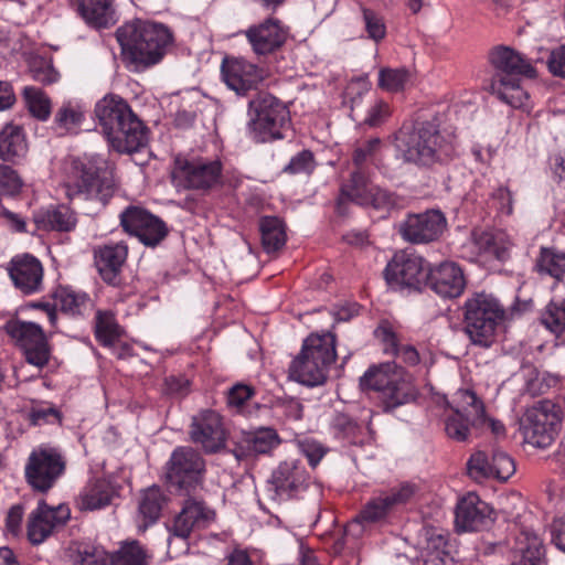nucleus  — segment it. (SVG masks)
Masks as SVG:
<instances>
[{"label": "nucleus", "mask_w": 565, "mask_h": 565, "mask_svg": "<svg viewBox=\"0 0 565 565\" xmlns=\"http://www.w3.org/2000/svg\"><path fill=\"white\" fill-rule=\"evenodd\" d=\"M396 149L405 162L433 167L448 161L455 153V136L443 127V116L402 127L396 136Z\"/></svg>", "instance_id": "1"}, {"label": "nucleus", "mask_w": 565, "mask_h": 565, "mask_svg": "<svg viewBox=\"0 0 565 565\" xmlns=\"http://www.w3.org/2000/svg\"><path fill=\"white\" fill-rule=\"evenodd\" d=\"M94 111L104 136L115 151L132 153L147 146V127L121 96H104L95 105Z\"/></svg>", "instance_id": "2"}, {"label": "nucleus", "mask_w": 565, "mask_h": 565, "mask_svg": "<svg viewBox=\"0 0 565 565\" xmlns=\"http://www.w3.org/2000/svg\"><path fill=\"white\" fill-rule=\"evenodd\" d=\"M116 39L125 62L135 70L158 64L172 44L173 36L168 26L148 20L136 19L117 29Z\"/></svg>", "instance_id": "3"}, {"label": "nucleus", "mask_w": 565, "mask_h": 565, "mask_svg": "<svg viewBox=\"0 0 565 565\" xmlns=\"http://www.w3.org/2000/svg\"><path fill=\"white\" fill-rule=\"evenodd\" d=\"M488 61L494 70L489 92L513 108L523 107L529 95L521 86V76H535L531 63L514 49L505 45L492 47Z\"/></svg>", "instance_id": "4"}, {"label": "nucleus", "mask_w": 565, "mask_h": 565, "mask_svg": "<svg viewBox=\"0 0 565 565\" xmlns=\"http://www.w3.org/2000/svg\"><path fill=\"white\" fill-rule=\"evenodd\" d=\"M115 193L114 169L100 156L74 158L67 172V194L106 206Z\"/></svg>", "instance_id": "5"}, {"label": "nucleus", "mask_w": 565, "mask_h": 565, "mask_svg": "<svg viewBox=\"0 0 565 565\" xmlns=\"http://www.w3.org/2000/svg\"><path fill=\"white\" fill-rule=\"evenodd\" d=\"M436 403L443 408L444 430L452 440L467 441L471 430L487 420L483 402L471 390H458L451 403L438 396Z\"/></svg>", "instance_id": "6"}, {"label": "nucleus", "mask_w": 565, "mask_h": 565, "mask_svg": "<svg viewBox=\"0 0 565 565\" xmlns=\"http://www.w3.org/2000/svg\"><path fill=\"white\" fill-rule=\"evenodd\" d=\"M504 313L498 300L491 296L479 294L468 299L465 303V330L472 343L490 347Z\"/></svg>", "instance_id": "7"}, {"label": "nucleus", "mask_w": 565, "mask_h": 565, "mask_svg": "<svg viewBox=\"0 0 565 565\" xmlns=\"http://www.w3.org/2000/svg\"><path fill=\"white\" fill-rule=\"evenodd\" d=\"M250 119L247 131L255 142H268L284 137L289 111L275 96L264 95L249 103Z\"/></svg>", "instance_id": "8"}, {"label": "nucleus", "mask_w": 565, "mask_h": 565, "mask_svg": "<svg viewBox=\"0 0 565 565\" xmlns=\"http://www.w3.org/2000/svg\"><path fill=\"white\" fill-rule=\"evenodd\" d=\"M166 477L177 494L193 493L203 490L205 461L191 447H177L166 467Z\"/></svg>", "instance_id": "9"}, {"label": "nucleus", "mask_w": 565, "mask_h": 565, "mask_svg": "<svg viewBox=\"0 0 565 565\" xmlns=\"http://www.w3.org/2000/svg\"><path fill=\"white\" fill-rule=\"evenodd\" d=\"M218 159L177 156L172 170V182L179 189L206 191L217 185L222 178Z\"/></svg>", "instance_id": "10"}, {"label": "nucleus", "mask_w": 565, "mask_h": 565, "mask_svg": "<svg viewBox=\"0 0 565 565\" xmlns=\"http://www.w3.org/2000/svg\"><path fill=\"white\" fill-rule=\"evenodd\" d=\"M66 470V459L60 449L46 445L34 448L26 460L24 476L32 489L47 492Z\"/></svg>", "instance_id": "11"}, {"label": "nucleus", "mask_w": 565, "mask_h": 565, "mask_svg": "<svg viewBox=\"0 0 565 565\" xmlns=\"http://www.w3.org/2000/svg\"><path fill=\"white\" fill-rule=\"evenodd\" d=\"M561 423L559 408L548 399L527 408L521 422L524 440L537 448L548 447Z\"/></svg>", "instance_id": "12"}, {"label": "nucleus", "mask_w": 565, "mask_h": 565, "mask_svg": "<svg viewBox=\"0 0 565 565\" xmlns=\"http://www.w3.org/2000/svg\"><path fill=\"white\" fill-rule=\"evenodd\" d=\"M425 259L415 254L396 253L384 269L387 285L394 290L419 291L426 286Z\"/></svg>", "instance_id": "13"}, {"label": "nucleus", "mask_w": 565, "mask_h": 565, "mask_svg": "<svg viewBox=\"0 0 565 565\" xmlns=\"http://www.w3.org/2000/svg\"><path fill=\"white\" fill-rule=\"evenodd\" d=\"M310 476L300 459L288 458L273 470L268 480V492L275 501L298 497L309 487Z\"/></svg>", "instance_id": "14"}, {"label": "nucleus", "mask_w": 565, "mask_h": 565, "mask_svg": "<svg viewBox=\"0 0 565 565\" xmlns=\"http://www.w3.org/2000/svg\"><path fill=\"white\" fill-rule=\"evenodd\" d=\"M361 385L382 393L388 407L404 404L408 396V383L404 379L403 369L391 363L370 367L361 377Z\"/></svg>", "instance_id": "15"}, {"label": "nucleus", "mask_w": 565, "mask_h": 565, "mask_svg": "<svg viewBox=\"0 0 565 565\" xmlns=\"http://www.w3.org/2000/svg\"><path fill=\"white\" fill-rule=\"evenodd\" d=\"M7 333L23 350L25 361L44 367L51 358V349L42 327L35 322L13 320L6 324Z\"/></svg>", "instance_id": "16"}, {"label": "nucleus", "mask_w": 565, "mask_h": 565, "mask_svg": "<svg viewBox=\"0 0 565 565\" xmlns=\"http://www.w3.org/2000/svg\"><path fill=\"white\" fill-rule=\"evenodd\" d=\"M201 492L178 494L183 500L181 511L169 529L172 536L186 541L194 530L205 529L214 521L215 511L206 504Z\"/></svg>", "instance_id": "17"}, {"label": "nucleus", "mask_w": 565, "mask_h": 565, "mask_svg": "<svg viewBox=\"0 0 565 565\" xmlns=\"http://www.w3.org/2000/svg\"><path fill=\"white\" fill-rule=\"evenodd\" d=\"M120 225L143 245L154 247L168 235L166 223L149 211L130 205L120 213Z\"/></svg>", "instance_id": "18"}, {"label": "nucleus", "mask_w": 565, "mask_h": 565, "mask_svg": "<svg viewBox=\"0 0 565 565\" xmlns=\"http://www.w3.org/2000/svg\"><path fill=\"white\" fill-rule=\"evenodd\" d=\"M447 227L445 215L438 210L409 214L401 224L402 237L413 244H428L437 241Z\"/></svg>", "instance_id": "19"}, {"label": "nucleus", "mask_w": 565, "mask_h": 565, "mask_svg": "<svg viewBox=\"0 0 565 565\" xmlns=\"http://www.w3.org/2000/svg\"><path fill=\"white\" fill-rule=\"evenodd\" d=\"M415 493L414 486L403 483L399 487L381 492L366 502L350 527L361 522L374 523L385 519L395 508L405 504Z\"/></svg>", "instance_id": "20"}, {"label": "nucleus", "mask_w": 565, "mask_h": 565, "mask_svg": "<svg viewBox=\"0 0 565 565\" xmlns=\"http://www.w3.org/2000/svg\"><path fill=\"white\" fill-rule=\"evenodd\" d=\"M190 438L209 454L224 448L226 435L221 416L212 409L201 411L192 417Z\"/></svg>", "instance_id": "21"}, {"label": "nucleus", "mask_w": 565, "mask_h": 565, "mask_svg": "<svg viewBox=\"0 0 565 565\" xmlns=\"http://www.w3.org/2000/svg\"><path fill=\"white\" fill-rule=\"evenodd\" d=\"M70 509L65 505L51 508L41 500L28 519L26 534L29 541L34 544L43 543L55 527L63 526L70 519Z\"/></svg>", "instance_id": "22"}, {"label": "nucleus", "mask_w": 565, "mask_h": 565, "mask_svg": "<svg viewBox=\"0 0 565 565\" xmlns=\"http://www.w3.org/2000/svg\"><path fill=\"white\" fill-rule=\"evenodd\" d=\"M372 416V411L366 408L362 409L359 418L348 413H335L330 422V428L335 438L350 445H363L374 439Z\"/></svg>", "instance_id": "23"}, {"label": "nucleus", "mask_w": 565, "mask_h": 565, "mask_svg": "<svg viewBox=\"0 0 565 565\" xmlns=\"http://www.w3.org/2000/svg\"><path fill=\"white\" fill-rule=\"evenodd\" d=\"M244 34L253 52L258 56H264L274 53L285 44L288 29L280 20L268 18L248 26Z\"/></svg>", "instance_id": "24"}, {"label": "nucleus", "mask_w": 565, "mask_h": 565, "mask_svg": "<svg viewBox=\"0 0 565 565\" xmlns=\"http://www.w3.org/2000/svg\"><path fill=\"white\" fill-rule=\"evenodd\" d=\"M493 522L492 508L473 492L462 497L455 512L458 532H473L487 529Z\"/></svg>", "instance_id": "25"}, {"label": "nucleus", "mask_w": 565, "mask_h": 565, "mask_svg": "<svg viewBox=\"0 0 565 565\" xmlns=\"http://www.w3.org/2000/svg\"><path fill=\"white\" fill-rule=\"evenodd\" d=\"M8 273L14 287L23 295H33L43 288L44 269L33 255L14 256L8 264Z\"/></svg>", "instance_id": "26"}, {"label": "nucleus", "mask_w": 565, "mask_h": 565, "mask_svg": "<svg viewBox=\"0 0 565 565\" xmlns=\"http://www.w3.org/2000/svg\"><path fill=\"white\" fill-rule=\"evenodd\" d=\"M221 73L226 86L238 95H245L263 79V70L242 57L224 58Z\"/></svg>", "instance_id": "27"}, {"label": "nucleus", "mask_w": 565, "mask_h": 565, "mask_svg": "<svg viewBox=\"0 0 565 565\" xmlns=\"http://www.w3.org/2000/svg\"><path fill=\"white\" fill-rule=\"evenodd\" d=\"M428 286L435 294L443 298H457L466 287V278L461 267L455 262H443L431 268H427Z\"/></svg>", "instance_id": "28"}, {"label": "nucleus", "mask_w": 565, "mask_h": 565, "mask_svg": "<svg viewBox=\"0 0 565 565\" xmlns=\"http://www.w3.org/2000/svg\"><path fill=\"white\" fill-rule=\"evenodd\" d=\"M127 256L128 246L124 242L108 243L94 248L95 266L106 284L111 286L120 284Z\"/></svg>", "instance_id": "29"}, {"label": "nucleus", "mask_w": 565, "mask_h": 565, "mask_svg": "<svg viewBox=\"0 0 565 565\" xmlns=\"http://www.w3.org/2000/svg\"><path fill=\"white\" fill-rule=\"evenodd\" d=\"M544 546L532 531L522 530L515 537L511 565H543Z\"/></svg>", "instance_id": "30"}, {"label": "nucleus", "mask_w": 565, "mask_h": 565, "mask_svg": "<svg viewBox=\"0 0 565 565\" xmlns=\"http://www.w3.org/2000/svg\"><path fill=\"white\" fill-rule=\"evenodd\" d=\"M472 241L480 255L498 260H505L514 245L511 237L503 231L473 233Z\"/></svg>", "instance_id": "31"}, {"label": "nucleus", "mask_w": 565, "mask_h": 565, "mask_svg": "<svg viewBox=\"0 0 565 565\" xmlns=\"http://www.w3.org/2000/svg\"><path fill=\"white\" fill-rule=\"evenodd\" d=\"M77 12L92 28L105 29L115 24L114 0H75Z\"/></svg>", "instance_id": "32"}, {"label": "nucleus", "mask_w": 565, "mask_h": 565, "mask_svg": "<svg viewBox=\"0 0 565 565\" xmlns=\"http://www.w3.org/2000/svg\"><path fill=\"white\" fill-rule=\"evenodd\" d=\"M300 353L329 369L337 358L335 335L331 332L312 333L303 341Z\"/></svg>", "instance_id": "33"}, {"label": "nucleus", "mask_w": 565, "mask_h": 565, "mask_svg": "<svg viewBox=\"0 0 565 565\" xmlns=\"http://www.w3.org/2000/svg\"><path fill=\"white\" fill-rule=\"evenodd\" d=\"M374 183L361 171L351 173L350 179L342 184L340 196L337 202V210L340 214H344L345 202H354L364 205L372 191Z\"/></svg>", "instance_id": "34"}, {"label": "nucleus", "mask_w": 565, "mask_h": 565, "mask_svg": "<svg viewBox=\"0 0 565 565\" xmlns=\"http://www.w3.org/2000/svg\"><path fill=\"white\" fill-rule=\"evenodd\" d=\"M113 494L109 482L104 479H93L79 492L76 504L82 511L103 509L110 503Z\"/></svg>", "instance_id": "35"}, {"label": "nucleus", "mask_w": 565, "mask_h": 565, "mask_svg": "<svg viewBox=\"0 0 565 565\" xmlns=\"http://www.w3.org/2000/svg\"><path fill=\"white\" fill-rule=\"evenodd\" d=\"M315 360L299 353L289 366V375L295 381L307 385L318 386L326 382L328 376V369Z\"/></svg>", "instance_id": "36"}, {"label": "nucleus", "mask_w": 565, "mask_h": 565, "mask_svg": "<svg viewBox=\"0 0 565 565\" xmlns=\"http://www.w3.org/2000/svg\"><path fill=\"white\" fill-rule=\"evenodd\" d=\"M166 497L158 486L149 487L140 494L138 516L141 519L138 527L145 531L149 525L158 521L161 514Z\"/></svg>", "instance_id": "37"}, {"label": "nucleus", "mask_w": 565, "mask_h": 565, "mask_svg": "<svg viewBox=\"0 0 565 565\" xmlns=\"http://www.w3.org/2000/svg\"><path fill=\"white\" fill-rule=\"evenodd\" d=\"M280 443L281 439L276 429L271 427H260L244 436L242 448L245 455H268L277 448Z\"/></svg>", "instance_id": "38"}, {"label": "nucleus", "mask_w": 565, "mask_h": 565, "mask_svg": "<svg viewBox=\"0 0 565 565\" xmlns=\"http://www.w3.org/2000/svg\"><path fill=\"white\" fill-rule=\"evenodd\" d=\"M28 151L23 129L17 125H6L0 131V158L3 161H14Z\"/></svg>", "instance_id": "39"}, {"label": "nucleus", "mask_w": 565, "mask_h": 565, "mask_svg": "<svg viewBox=\"0 0 565 565\" xmlns=\"http://www.w3.org/2000/svg\"><path fill=\"white\" fill-rule=\"evenodd\" d=\"M35 222L38 227L42 230L70 232L76 225V217L70 207L58 205L39 212L35 215Z\"/></svg>", "instance_id": "40"}, {"label": "nucleus", "mask_w": 565, "mask_h": 565, "mask_svg": "<svg viewBox=\"0 0 565 565\" xmlns=\"http://www.w3.org/2000/svg\"><path fill=\"white\" fill-rule=\"evenodd\" d=\"M107 565H149L147 550L137 540H127L108 553Z\"/></svg>", "instance_id": "41"}, {"label": "nucleus", "mask_w": 565, "mask_h": 565, "mask_svg": "<svg viewBox=\"0 0 565 565\" xmlns=\"http://www.w3.org/2000/svg\"><path fill=\"white\" fill-rule=\"evenodd\" d=\"M262 244L267 253L280 249L287 239L286 225L278 216H263L259 220Z\"/></svg>", "instance_id": "42"}, {"label": "nucleus", "mask_w": 565, "mask_h": 565, "mask_svg": "<svg viewBox=\"0 0 565 565\" xmlns=\"http://www.w3.org/2000/svg\"><path fill=\"white\" fill-rule=\"evenodd\" d=\"M55 306L71 316H82L90 305L86 292L74 290L71 287H58L54 292Z\"/></svg>", "instance_id": "43"}, {"label": "nucleus", "mask_w": 565, "mask_h": 565, "mask_svg": "<svg viewBox=\"0 0 565 565\" xmlns=\"http://www.w3.org/2000/svg\"><path fill=\"white\" fill-rule=\"evenodd\" d=\"M121 335V329L110 310H97L95 316V337L104 347H111Z\"/></svg>", "instance_id": "44"}, {"label": "nucleus", "mask_w": 565, "mask_h": 565, "mask_svg": "<svg viewBox=\"0 0 565 565\" xmlns=\"http://www.w3.org/2000/svg\"><path fill=\"white\" fill-rule=\"evenodd\" d=\"M70 552L71 565H107V552L102 546L76 543Z\"/></svg>", "instance_id": "45"}, {"label": "nucleus", "mask_w": 565, "mask_h": 565, "mask_svg": "<svg viewBox=\"0 0 565 565\" xmlns=\"http://www.w3.org/2000/svg\"><path fill=\"white\" fill-rule=\"evenodd\" d=\"M536 268L540 273L559 279L565 274V252L554 247H541Z\"/></svg>", "instance_id": "46"}, {"label": "nucleus", "mask_w": 565, "mask_h": 565, "mask_svg": "<svg viewBox=\"0 0 565 565\" xmlns=\"http://www.w3.org/2000/svg\"><path fill=\"white\" fill-rule=\"evenodd\" d=\"M84 114L81 105L68 102L58 108L54 122L63 131H76L84 120Z\"/></svg>", "instance_id": "47"}, {"label": "nucleus", "mask_w": 565, "mask_h": 565, "mask_svg": "<svg viewBox=\"0 0 565 565\" xmlns=\"http://www.w3.org/2000/svg\"><path fill=\"white\" fill-rule=\"evenodd\" d=\"M542 322L559 342L565 343V299L551 302L542 315Z\"/></svg>", "instance_id": "48"}, {"label": "nucleus", "mask_w": 565, "mask_h": 565, "mask_svg": "<svg viewBox=\"0 0 565 565\" xmlns=\"http://www.w3.org/2000/svg\"><path fill=\"white\" fill-rule=\"evenodd\" d=\"M409 72L405 67H383L379 71V87L388 93H398L405 89L409 81Z\"/></svg>", "instance_id": "49"}, {"label": "nucleus", "mask_w": 565, "mask_h": 565, "mask_svg": "<svg viewBox=\"0 0 565 565\" xmlns=\"http://www.w3.org/2000/svg\"><path fill=\"white\" fill-rule=\"evenodd\" d=\"M23 96L30 113L40 120H46L51 114V103L46 95L36 87L26 86Z\"/></svg>", "instance_id": "50"}, {"label": "nucleus", "mask_w": 565, "mask_h": 565, "mask_svg": "<svg viewBox=\"0 0 565 565\" xmlns=\"http://www.w3.org/2000/svg\"><path fill=\"white\" fill-rule=\"evenodd\" d=\"M362 23L367 39L379 43L386 35V25L383 17L366 8H362Z\"/></svg>", "instance_id": "51"}, {"label": "nucleus", "mask_w": 565, "mask_h": 565, "mask_svg": "<svg viewBox=\"0 0 565 565\" xmlns=\"http://www.w3.org/2000/svg\"><path fill=\"white\" fill-rule=\"evenodd\" d=\"M468 473L477 481L493 478L491 458L484 451H476L467 462Z\"/></svg>", "instance_id": "52"}, {"label": "nucleus", "mask_w": 565, "mask_h": 565, "mask_svg": "<svg viewBox=\"0 0 565 565\" xmlns=\"http://www.w3.org/2000/svg\"><path fill=\"white\" fill-rule=\"evenodd\" d=\"M384 341L387 343V351L390 350L394 355L401 359L408 365H416L419 363L420 358L417 350L412 345H397L396 337L393 332L384 331Z\"/></svg>", "instance_id": "53"}, {"label": "nucleus", "mask_w": 565, "mask_h": 565, "mask_svg": "<svg viewBox=\"0 0 565 565\" xmlns=\"http://www.w3.org/2000/svg\"><path fill=\"white\" fill-rule=\"evenodd\" d=\"M491 470L494 479L507 481L515 472L514 460L504 451L493 450Z\"/></svg>", "instance_id": "54"}, {"label": "nucleus", "mask_w": 565, "mask_h": 565, "mask_svg": "<svg viewBox=\"0 0 565 565\" xmlns=\"http://www.w3.org/2000/svg\"><path fill=\"white\" fill-rule=\"evenodd\" d=\"M23 181L15 170L0 164V195L14 196L20 193Z\"/></svg>", "instance_id": "55"}, {"label": "nucleus", "mask_w": 565, "mask_h": 565, "mask_svg": "<svg viewBox=\"0 0 565 565\" xmlns=\"http://www.w3.org/2000/svg\"><path fill=\"white\" fill-rule=\"evenodd\" d=\"M316 167L315 156L310 150H302L291 157L288 164L282 169L288 174L311 173Z\"/></svg>", "instance_id": "56"}, {"label": "nucleus", "mask_w": 565, "mask_h": 565, "mask_svg": "<svg viewBox=\"0 0 565 565\" xmlns=\"http://www.w3.org/2000/svg\"><path fill=\"white\" fill-rule=\"evenodd\" d=\"M30 75L34 81L41 84H52L58 79V73L49 61L42 57L32 60L30 64Z\"/></svg>", "instance_id": "57"}, {"label": "nucleus", "mask_w": 565, "mask_h": 565, "mask_svg": "<svg viewBox=\"0 0 565 565\" xmlns=\"http://www.w3.org/2000/svg\"><path fill=\"white\" fill-rule=\"evenodd\" d=\"M382 141L380 138H371L366 141L359 143L352 154L353 163L361 167L371 162L380 150Z\"/></svg>", "instance_id": "58"}, {"label": "nucleus", "mask_w": 565, "mask_h": 565, "mask_svg": "<svg viewBox=\"0 0 565 565\" xmlns=\"http://www.w3.org/2000/svg\"><path fill=\"white\" fill-rule=\"evenodd\" d=\"M397 204V198L394 193L385 190L376 184L363 206H372L376 210H390Z\"/></svg>", "instance_id": "59"}, {"label": "nucleus", "mask_w": 565, "mask_h": 565, "mask_svg": "<svg viewBox=\"0 0 565 565\" xmlns=\"http://www.w3.org/2000/svg\"><path fill=\"white\" fill-rule=\"evenodd\" d=\"M299 451L308 459L311 467H316L327 454L328 449L319 441L303 438L297 441Z\"/></svg>", "instance_id": "60"}, {"label": "nucleus", "mask_w": 565, "mask_h": 565, "mask_svg": "<svg viewBox=\"0 0 565 565\" xmlns=\"http://www.w3.org/2000/svg\"><path fill=\"white\" fill-rule=\"evenodd\" d=\"M255 395V388L245 383H236L227 393V404L232 407L243 406L249 398Z\"/></svg>", "instance_id": "61"}, {"label": "nucleus", "mask_w": 565, "mask_h": 565, "mask_svg": "<svg viewBox=\"0 0 565 565\" xmlns=\"http://www.w3.org/2000/svg\"><path fill=\"white\" fill-rule=\"evenodd\" d=\"M390 116L388 104L384 100H375L367 109L363 124L369 127H377L382 125Z\"/></svg>", "instance_id": "62"}, {"label": "nucleus", "mask_w": 565, "mask_h": 565, "mask_svg": "<svg viewBox=\"0 0 565 565\" xmlns=\"http://www.w3.org/2000/svg\"><path fill=\"white\" fill-rule=\"evenodd\" d=\"M491 201L502 215H511L513 213V195L507 186H499L491 194Z\"/></svg>", "instance_id": "63"}, {"label": "nucleus", "mask_w": 565, "mask_h": 565, "mask_svg": "<svg viewBox=\"0 0 565 565\" xmlns=\"http://www.w3.org/2000/svg\"><path fill=\"white\" fill-rule=\"evenodd\" d=\"M547 66L554 76L565 78V44L550 52Z\"/></svg>", "instance_id": "64"}]
</instances>
